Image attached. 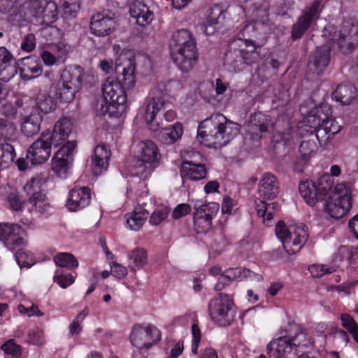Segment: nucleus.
<instances>
[{
    "instance_id": "1",
    "label": "nucleus",
    "mask_w": 358,
    "mask_h": 358,
    "mask_svg": "<svg viewBox=\"0 0 358 358\" xmlns=\"http://www.w3.org/2000/svg\"><path fill=\"white\" fill-rule=\"evenodd\" d=\"M269 2L268 0H245L243 11L250 21L247 24L239 37L230 45V50L226 53L224 65L229 71H242L243 65H250L258 62L260 46L255 42L257 31L255 24H264L269 20Z\"/></svg>"
},
{
    "instance_id": "2",
    "label": "nucleus",
    "mask_w": 358,
    "mask_h": 358,
    "mask_svg": "<svg viewBox=\"0 0 358 358\" xmlns=\"http://www.w3.org/2000/svg\"><path fill=\"white\" fill-rule=\"evenodd\" d=\"M136 62L125 59L122 63L116 62L117 77H108L102 85L103 100L107 104L106 112L110 117H119L127 109V91L136 84Z\"/></svg>"
},
{
    "instance_id": "3",
    "label": "nucleus",
    "mask_w": 358,
    "mask_h": 358,
    "mask_svg": "<svg viewBox=\"0 0 358 358\" xmlns=\"http://www.w3.org/2000/svg\"><path fill=\"white\" fill-rule=\"evenodd\" d=\"M239 132V124L217 113L199 123L196 138L205 146L217 149L227 145Z\"/></svg>"
},
{
    "instance_id": "4",
    "label": "nucleus",
    "mask_w": 358,
    "mask_h": 358,
    "mask_svg": "<svg viewBox=\"0 0 358 358\" xmlns=\"http://www.w3.org/2000/svg\"><path fill=\"white\" fill-rule=\"evenodd\" d=\"M72 129L71 120L66 117L58 120L53 129H45L28 148L27 159L33 165H40L48 161L51 155L52 146L62 145Z\"/></svg>"
},
{
    "instance_id": "5",
    "label": "nucleus",
    "mask_w": 358,
    "mask_h": 358,
    "mask_svg": "<svg viewBox=\"0 0 358 358\" xmlns=\"http://www.w3.org/2000/svg\"><path fill=\"white\" fill-rule=\"evenodd\" d=\"M194 34L186 29H178L172 34L169 48L173 62L182 72H189L196 64L199 51Z\"/></svg>"
},
{
    "instance_id": "6",
    "label": "nucleus",
    "mask_w": 358,
    "mask_h": 358,
    "mask_svg": "<svg viewBox=\"0 0 358 358\" xmlns=\"http://www.w3.org/2000/svg\"><path fill=\"white\" fill-rule=\"evenodd\" d=\"M331 115L330 106L322 104L312 108L303 118L305 124L315 129L320 145H326L342 128Z\"/></svg>"
},
{
    "instance_id": "7",
    "label": "nucleus",
    "mask_w": 358,
    "mask_h": 358,
    "mask_svg": "<svg viewBox=\"0 0 358 358\" xmlns=\"http://www.w3.org/2000/svg\"><path fill=\"white\" fill-rule=\"evenodd\" d=\"M322 36L329 45H336L343 54H349L358 45V23L354 20H345L341 28L327 24L322 31Z\"/></svg>"
},
{
    "instance_id": "8",
    "label": "nucleus",
    "mask_w": 358,
    "mask_h": 358,
    "mask_svg": "<svg viewBox=\"0 0 358 358\" xmlns=\"http://www.w3.org/2000/svg\"><path fill=\"white\" fill-rule=\"evenodd\" d=\"M83 69L79 65L66 66L61 73L56 85L52 87L55 97L60 102L70 103L82 85Z\"/></svg>"
},
{
    "instance_id": "9",
    "label": "nucleus",
    "mask_w": 358,
    "mask_h": 358,
    "mask_svg": "<svg viewBox=\"0 0 358 358\" xmlns=\"http://www.w3.org/2000/svg\"><path fill=\"white\" fill-rule=\"evenodd\" d=\"M24 9V15L35 25L53 24L58 19V7L54 0H28Z\"/></svg>"
},
{
    "instance_id": "10",
    "label": "nucleus",
    "mask_w": 358,
    "mask_h": 358,
    "mask_svg": "<svg viewBox=\"0 0 358 358\" xmlns=\"http://www.w3.org/2000/svg\"><path fill=\"white\" fill-rule=\"evenodd\" d=\"M234 302L229 294L220 293L212 298L208 304L209 315L217 326L227 327L235 320L236 313L233 309Z\"/></svg>"
},
{
    "instance_id": "11",
    "label": "nucleus",
    "mask_w": 358,
    "mask_h": 358,
    "mask_svg": "<svg viewBox=\"0 0 358 358\" xmlns=\"http://www.w3.org/2000/svg\"><path fill=\"white\" fill-rule=\"evenodd\" d=\"M136 162L131 170V175L140 178L147 176V171L157 163L159 157V149L151 141H144L137 145Z\"/></svg>"
},
{
    "instance_id": "12",
    "label": "nucleus",
    "mask_w": 358,
    "mask_h": 358,
    "mask_svg": "<svg viewBox=\"0 0 358 358\" xmlns=\"http://www.w3.org/2000/svg\"><path fill=\"white\" fill-rule=\"evenodd\" d=\"M336 196L326 201L324 210L330 217L338 220L352 208V197L349 183H338L335 187Z\"/></svg>"
},
{
    "instance_id": "13",
    "label": "nucleus",
    "mask_w": 358,
    "mask_h": 358,
    "mask_svg": "<svg viewBox=\"0 0 358 358\" xmlns=\"http://www.w3.org/2000/svg\"><path fill=\"white\" fill-rule=\"evenodd\" d=\"M331 187L330 176L324 175L318 178L317 182L309 180L301 182L299 185V191L306 203L310 206H314L325 199Z\"/></svg>"
},
{
    "instance_id": "14",
    "label": "nucleus",
    "mask_w": 358,
    "mask_h": 358,
    "mask_svg": "<svg viewBox=\"0 0 358 358\" xmlns=\"http://www.w3.org/2000/svg\"><path fill=\"white\" fill-rule=\"evenodd\" d=\"M167 92L166 83H159L149 93L145 119L148 125L153 130H157L159 126V122L157 120V114L166 108L165 96Z\"/></svg>"
},
{
    "instance_id": "15",
    "label": "nucleus",
    "mask_w": 358,
    "mask_h": 358,
    "mask_svg": "<svg viewBox=\"0 0 358 358\" xmlns=\"http://www.w3.org/2000/svg\"><path fill=\"white\" fill-rule=\"evenodd\" d=\"M321 3V0H315L298 17L292 27L291 38L292 41H295L301 38L306 31L316 22L320 15Z\"/></svg>"
},
{
    "instance_id": "16",
    "label": "nucleus",
    "mask_w": 358,
    "mask_h": 358,
    "mask_svg": "<svg viewBox=\"0 0 358 358\" xmlns=\"http://www.w3.org/2000/svg\"><path fill=\"white\" fill-rule=\"evenodd\" d=\"M131 345L140 350L150 349L161 339L160 331L150 324L145 328L141 324H135L130 334Z\"/></svg>"
},
{
    "instance_id": "17",
    "label": "nucleus",
    "mask_w": 358,
    "mask_h": 358,
    "mask_svg": "<svg viewBox=\"0 0 358 358\" xmlns=\"http://www.w3.org/2000/svg\"><path fill=\"white\" fill-rule=\"evenodd\" d=\"M75 141H67L55 153L52 158V170L59 178L65 179L70 173L71 162L73 160V152L76 148Z\"/></svg>"
},
{
    "instance_id": "18",
    "label": "nucleus",
    "mask_w": 358,
    "mask_h": 358,
    "mask_svg": "<svg viewBox=\"0 0 358 358\" xmlns=\"http://www.w3.org/2000/svg\"><path fill=\"white\" fill-rule=\"evenodd\" d=\"M24 229L17 224L1 223V242L8 250L14 252L20 247H26Z\"/></svg>"
},
{
    "instance_id": "19",
    "label": "nucleus",
    "mask_w": 358,
    "mask_h": 358,
    "mask_svg": "<svg viewBox=\"0 0 358 358\" xmlns=\"http://www.w3.org/2000/svg\"><path fill=\"white\" fill-rule=\"evenodd\" d=\"M114 16V13L105 11L93 15L90 24L91 33L99 37L108 36L113 33L117 27Z\"/></svg>"
},
{
    "instance_id": "20",
    "label": "nucleus",
    "mask_w": 358,
    "mask_h": 358,
    "mask_svg": "<svg viewBox=\"0 0 358 358\" xmlns=\"http://www.w3.org/2000/svg\"><path fill=\"white\" fill-rule=\"evenodd\" d=\"M1 138L13 141L16 138L17 108L8 103H1Z\"/></svg>"
},
{
    "instance_id": "21",
    "label": "nucleus",
    "mask_w": 358,
    "mask_h": 358,
    "mask_svg": "<svg viewBox=\"0 0 358 358\" xmlns=\"http://www.w3.org/2000/svg\"><path fill=\"white\" fill-rule=\"evenodd\" d=\"M272 124L271 117L262 112H256L250 115L248 124V133L253 141L259 142Z\"/></svg>"
},
{
    "instance_id": "22",
    "label": "nucleus",
    "mask_w": 358,
    "mask_h": 358,
    "mask_svg": "<svg viewBox=\"0 0 358 358\" xmlns=\"http://www.w3.org/2000/svg\"><path fill=\"white\" fill-rule=\"evenodd\" d=\"M227 11L223 6L214 4L206 11L205 22L201 24V29L206 35L213 34L216 29L217 25L222 24Z\"/></svg>"
},
{
    "instance_id": "23",
    "label": "nucleus",
    "mask_w": 358,
    "mask_h": 358,
    "mask_svg": "<svg viewBox=\"0 0 358 358\" xmlns=\"http://www.w3.org/2000/svg\"><path fill=\"white\" fill-rule=\"evenodd\" d=\"M292 342L287 336V333L282 336L272 340L266 346V353L269 357L273 358H289V355H298Z\"/></svg>"
},
{
    "instance_id": "24",
    "label": "nucleus",
    "mask_w": 358,
    "mask_h": 358,
    "mask_svg": "<svg viewBox=\"0 0 358 358\" xmlns=\"http://www.w3.org/2000/svg\"><path fill=\"white\" fill-rule=\"evenodd\" d=\"M180 173L182 180V185L188 180L199 181L206 178L208 170L205 164L183 160L180 167Z\"/></svg>"
},
{
    "instance_id": "25",
    "label": "nucleus",
    "mask_w": 358,
    "mask_h": 358,
    "mask_svg": "<svg viewBox=\"0 0 358 358\" xmlns=\"http://www.w3.org/2000/svg\"><path fill=\"white\" fill-rule=\"evenodd\" d=\"M285 333H287L297 354L300 351V348L308 349L313 344L311 339L308 338L303 327L295 322H289L285 329Z\"/></svg>"
},
{
    "instance_id": "26",
    "label": "nucleus",
    "mask_w": 358,
    "mask_h": 358,
    "mask_svg": "<svg viewBox=\"0 0 358 358\" xmlns=\"http://www.w3.org/2000/svg\"><path fill=\"white\" fill-rule=\"evenodd\" d=\"M91 200L90 188L87 187H75L69 193L66 207L70 211H78L88 206Z\"/></svg>"
},
{
    "instance_id": "27",
    "label": "nucleus",
    "mask_w": 358,
    "mask_h": 358,
    "mask_svg": "<svg viewBox=\"0 0 358 358\" xmlns=\"http://www.w3.org/2000/svg\"><path fill=\"white\" fill-rule=\"evenodd\" d=\"M306 226L303 227H295L289 237L284 241L283 248L289 255H293L298 252L306 242L308 234Z\"/></svg>"
},
{
    "instance_id": "28",
    "label": "nucleus",
    "mask_w": 358,
    "mask_h": 358,
    "mask_svg": "<svg viewBox=\"0 0 358 358\" xmlns=\"http://www.w3.org/2000/svg\"><path fill=\"white\" fill-rule=\"evenodd\" d=\"M259 194L264 199H273L279 193V183L275 176L265 173L259 184Z\"/></svg>"
},
{
    "instance_id": "29",
    "label": "nucleus",
    "mask_w": 358,
    "mask_h": 358,
    "mask_svg": "<svg viewBox=\"0 0 358 358\" xmlns=\"http://www.w3.org/2000/svg\"><path fill=\"white\" fill-rule=\"evenodd\" d=\"M129 13L136 23L143 27L150 23L153 19V13L143 1L135 0L130 6Z\"/></svg>"
},
{
    "instance_id": "30",
    "label": "nucleus",
    "mask_w": 358,
    "mask_h": 358,
    "mask_svg": "<svg viewBox=\"0 0 358 358\" xmlns=\"http://www.w3.org/2000/svg\"><path fill=\"white\" fill-rule=\"evenodd\" d=\"M129 13L136 23L143 27L150 23L153 19V13L143 1L135 0L130 6Z\"/></svg>"
},
{
    "instance_id": "31",
    "label": "nucleus",
    "mask_w": 358,
    "mask_h": 358,
    "mask_svg": "<svg viewBox=\"0 0 358 358\" xmlns=\"http://www.w3.org/2000/svg\"><path fill=\"white\" fill-rule=\"evenodd\" d=\"M42 121V115L38 113L37 110H31V113L24 116L22 120V133L27 137H31L37 134L41 129Z\"/></svg>"
},
{
    "instance_id": "32",
    "label": "nucleus",
    "mask_w": 358,
    "mask_h": 358,
    "mask_svg": "<svg viewBox=\"0 0 358 358\" xmlns=\"http://www.w3.org/2000/svg\"><path fill=\"white\" fill-rule=\"evenodd\" d=\"M110 157V151L105 145H98L94 150L92 156V173L94 175L100 174L108 166Z\"/></svg>"
},
{
    "instance_id": "33",
    "label": "nucleus",
    "mask_w": 358,
    "mask_h": 358,
    "mask_svg": "<svg viewBox=\"0 0 358 358\" xmlns=\"http://www.w3.org/2000/svg\"><path fill=\"white\" fill-rule=\"evenodd\" d=\"M1 82H8L17 73V64L11 53L1 46Z\"/></svg>"
},
{
    "instance_id": "34",
    "label": "nucleus",
    "mask_w": 358,
    "mask_h": 358,
    "mask_svg": "<svg viewBox=\"0 0 358 358\" xmlns=\"http://www.w3.org/2000/svg\"><path fill=\"white\" fill-rule=\"evenodd\" d=\"M149 213L141 206L134 208L133 211L125 215L126 227L130 230L138 231L145 223Z\"/></svg>"
},
{
    "instance_id": "35",
    "label": "nucleus",
    "mask_w": 358,
    "mask_h": 358,
    "mask_svg": "<svg viewBox=\"0 0 358 358\" xmlns=\"http://www.w3.org/2000/svg\"><path fill=\"white\" fill-rule=\"evenodd\" d=\"M331 48L329 45L317 48L313 56V65L317 75H320L327 67L330 62Z\"/></svg>"
},
{
    "instance_id": "36",
    "label": "nucleus",
    "mask_w": 358,
    "mask_h": 358,
    "mask_svg": "<svg viewBox=\"0 0 358 358\" xmlns=\"http://www.w3.org/2000/svg\"><path fill=\"white\" fill-rule=\"evenodd\" d=\"M226 273H229L231 278L234 281H256L260 282L263 280L261 274L255 273L245 267L229 268L226 269Z\"/></svg>"
},
{
    "instance_id": "37",
    "label": "nucleus",
    "mask_w": 358,
    "mask_h": 358,
    "mask_svg": "<svg viewBox=\"0 0 358 358\" xmlns=\"http://www.w3.org/2000/svg\"><path fill=\"white\" fill-rule=\"evenodd\" d=\"M23 62V66L20 68V71L21 77L24 80H31L42 73V66L35 58H24Z\"/></svg>"
},
{
    "instance_id": "38",
    "label": "nucleus",
    "mask_w": 358,
    "mask_h": 358,
    "mask_svg": "<svg viewBox=\"0 0 358 358\" xmlns=\"http://www.w3.org/2000/svg\"><path fill=\"white\" fill-rule=\"evenodd\" d=\"M48 178L45 173L36 174L26 183L24 190L28 197L41 194L43 187L45 185Z\"/></svg>"
},
{
    "instance_id": "39",
    "label": "nucleus",
    "mask_w": 358,
    "mask_h": 358,
    "mask_svg": "<svg viewBox=\"0 0 358 358\" xmlns=\"http://www.w3.org/2000/svg\"><path fill=\"white\" fill-rule=\"evenodd\" d=\"M355 87L350 83L338 85L332 93L333 99L343 105H348L355 98Z\"/></svg>"
},
{
    "instance_id": "40",
    "label": "nucleus",
    "mask_w": 358,
    "mask_h": 358,
    "mask_svg": "<svg viewBox=\"0 0 358 358\" xmlns=\"http://www.w3.org/2000/svg\"><path fill=\"white\" fill-rule=\"evenodd\" d=\"M57 103L53 97L46 92H39L36 98V106L32 110H37L42 116L52 112L56 108Z\"/></svg>"
},
{
    "instance_id": "41",
    "label": "nucleus",
    "mask_w": 358,
    "mask_h": 358,
    "mask_svg": "<svg viewBox=\"0 0 358 358\" xmlns=\"http://www.w3.org/2000/svg\"><path fill=\"white\" fill-rule=\"evenodd\" d=\"M27 206L29 212L44 214L50 208V203L45 194L29 196Z\"/></svg>"
},
{
    "instance_id": "42",
    "label": "nucleus",
    "mask_w": 358,
    "mask_h": 358,
    "mask_svg": "<svg viewBox=\"0 0 358 358\" xmlns=\"http://www.w3.org/2000/svg\"><path fill=\"white\" fill-rule=\"evenodd\" d=\"M129 259V266L131 270L135 271L136 268L140 269L147 263L148 255L143 248H136L128 254Z\"/></svg>"
},
{
    "instance_id": "43",
    "label": "nucleus",
    "mask_w": 358,
    "mask_h": 358,
    "mask_svg": "<svg viewBox=\"0 0 358 358\" xmlns=\"http://www.w3.org/2000/svg\"><path fill=\"white\" fill-rule=\"evenodd\" d=\"M278 208L276 203H267L264 201L256 202V210L259 217L264 220V222L268 225V222L272 220L275 210Z\"/></svg>"
},
{
    "instance_id": "44",
    "label": "nucleus",
    "mask_w": 358,
    "mask_h": 358,
    "mask_svg": "<svg viewBox=\"0 0 358 358\" xmlns=\"http://www.w3.org/2000/svg\"><path fill=\"white\" fill-rule=\"evenodd\" d=\"M14 256L20 268H30L35 263L33 254L27 250L25 247H20L15 250Z\"/></svg>"
},
{
    "instance_id": "45",
    "label": "nucleus",
    "mask_w": 358,
    "mask_h": 358,
    "mask_svg": "<svg viewBox=\"0 0 358 358\" xmlns=\"http://www.w3.org/2000/svg\"><path fill=\"white\" fill-rule=\"evenodd\" d=\"M55 264L64 268L73 269L78 266V262L71 253L59 252L54 257Z\"/></svg>"
},
{
    "instance_id": "46",
    "label": "nucleus",
    "mask_w": 358,
    "mask_h": 358,
    "mask_svg": "<svg viewBox=\"0 0 358 358\" xmlns=\"http://www.w3.org/2000/svg\"><path fill=\"white\" fill-rule=\"evenodd\" d=\"M182 134L183 129L182 124L180 123L176 122L171 128L164 129L162 134V136L165 143L173 144L177 140L180 138Z\"/></svg>"
},
{
    "instance_id": "47",
    "label": "nucleus",
    "mask_w": 358,
    "mask_h": 358,
    "mask_svg": "<svg viewBox=\"0 0 358 358\" xmlns=\"http://www.w3.org/2000/svg\"><path fill=\"white\" fill-rule=\"evenodd\" d=\"M80 0H66L62 5V16L64 20L75 18L80 9Z\"/></svg>"
},
{
    "instance_id": "48",
    "label": "nucleus",
    "mask_w": 358,
    "mask_h": 358,
    "mask_svg": "<svg viewBox=\"0 0 358 358\" xmlns=\"http://www.w3.org/2000/svg\"><path fill=\"white\" fill-rule=\"evenodd\" d=\"M16 157L14 145L8 143H1V169L13 164Z\"/></svg>"
},
{
    "instance_id": "49",
    "label": "nucleus",
    "mask_w": 358,
    "mask_h": 358,
    "mask_svg": "<svg viewBox=\"0 0 358 358\" xmlns=\"http://www.w3.org/2000/svg\"><path fill=\"white\" fill-rule=\"evenodd\" d=\"M220 208V205L217 202H210L207 204H203L196 210L194 213L207 217L211 220L217 215Z\"/></svg>"
},
{
    "instance_id": "50",
    "label": "nucleus",
    "mask_w": 358,
    "mask_h": 358,
    "mask_svg": "<svg viewBox=\"0 0 358 358\" xmlns=\"http://www.w3.org/2000/svg\"><path fill=\"white\" fill-rule=\"evenodd\" d=\"M51 50L57 57L59 63L64 64L71 51V45L66 42L60 41L54 43L51 47Z\"/></svg>"
},
{
    "instance_id": "51",
    "label": "nucleus",
    "mask_w": 358,
    "mask_h": 358,
    "mask_svg": "<svg viewBox=\"0 0 358 358\" xmlns=\"http://www.w3.org/2000/svg\"><path fill=\"white\" fill-rule=\"evenodd\" d=\"M317 150V146L314 140L303 141L299 148L300 156L310 160L315 156Z\"/></svg>"
},
{
    "instance_id": "52",
    "label": "nucleus",
    "mask_w": 358,
    "mask_h": 358,
    "mask_svg": "<svg viewBox=\"0 0 358 358\" xmlns=\"http://www.w3.org/2000/svg\"><path fill=\"white\" fill-rule=\"evenodd\" d=\"M193 219L194 229L197 234L206 233L211 229V220L195 213H194Z\"/></svg>"
},
{
    "instance_id": "53",
    "label": "nucleus",
    "mask_w": 358,
    "mask_h": 358,
    "mask_svg": "<svg viewBox=\"0 0 358 358\" xmlns=\"http://www.w3.org/2000/svg\"><path fill=\"white\" fill-rule=\"evenodd\" d=\"M41 29L42 35L46 38L47 41H53L60 39L63 35L62 30L59 29L57 26L50 24L43 25Z\"/></svg>"
},
{
    "instance_id": "54",
    "label": "nucleus",
    "mask_w": 358,
    "mask_h": 358,
    "mask_svg": "<svg viewBox=\"0 0 358 358\" xmlns=\"http://www.w3.org/2000/svg\"><path fill=\"white\" fill-rule=\"evenodd\" d=\"M1 350L13 358H20L22 353V348L14 339H10L1 345Z\"/></svg>"
},
{
    "instance_id": "55",
    "label": "nucleus",
    "mask_w": 358,
    "mask_h": 358,
    "mask_svg": "<svg viewBox=\"0 0 358 358\" xmlns=\"http://www.w3.org/2000/svg\"><path fill=\"white\" fill-rule=\"evenodd\" d=\"M169 213V209L166 207L157 208L150 217V224L155 226L159 225L168 217Z\"/></svg>"
},
{
    "instance_id": "56",
    "label": "nucleus",
    "mask_w": 358,
    "mask_h": 358,
    "mask_svg": "<svg viewBox=\"0 0 358 358\" xmlns=\"http://www.w3.org/2000/svg\"><path fill=\"white\" fill-rule=\"evenodd\" d=\"M54 281L62 288L65 289L73 283L74 279L71 273H64L57 269L54 275Z\"/></svg>"
},
{
    "instance_id": "57",
    "label": "nucleus",
    "mask_w": 358,
    "mask_h": 358,
    "mask_svg": "<svg viewBox=\"0 0 358 358\" xmlns=\"http://www.w3.org/2000/svg\"><path fill=\"white\" fill-rule=\"evenodd\" d=\"M27 342L31 345H42L44 343L43 331L38 327L30 329L27 334Z\"/></svg>"
},
{
    "instance_id": "58",
    "label": "nucleus",
    "mask_w": 358,
    "mask_h": 358,
    "mask_svg": "<svg viewBox=\"0 0 358 358\" xmlns=\"http://www.w3.org/2000/svg\"><path fill=\"white\" fill-rule=\"evenodd\" d=\"M308 270L314 278H321L325 274L332 273L334 271L332 267L326 265H312L309 266Z\"/></svg>"
},
{
    "instance_id": "59",
    "label": "nucleus",
    "mask_w": 358,
    "mask_h": 358,
    "mask_svg": "<svg viewBox=\"0 0 358 358\" xmlns=\"http://www.w3.org/2000/svg\"><path fill=\"white\" fill-rule=\"evenodd\" d=\"M234 280L231 278L229 273H226V270L222 273L218 277L217 281L215 285V289L217 292H220L225 287L229 286Z\"/></svg>"
},
{
    "instance_id": "60",
    "label": "nucleus",
    "mask_w": 358,
    "mask_h": 358,
    "mask_svg": "<svg viewBox=\"0 0 358 358\" xmlns=\"http://www.w3.org/2000/svg\"><path fill=\"white\" fill-rule=\"evenodd\" d=\"M342 327L349 333L356 328L358 324L355 320L348 313H343L340 317Z\"/></svg>"
},
{
    "instance_id": "61",
    "label": "nucleus",
    "mask_w": 358,
    "mask_h": 358,
    "mask_svg": "<svg viewBox=\"0 0 358 358\" xmlns=\"http://www.w3.org/2000/svg\"><path fill=\"white\" fill-rule=\"evenodd\" d=\"M17 309L19 312L22 315H26L29 317L33 316V315H37V316H43V313L41 312L39 309L38 306L35 304H31L29 307H26L23 304H20L17 307Z\"/></svg>"
},
{
    "instance_id": "62",
    "label": "nucleus",
    "mask_w": 358,
    "mask_h": 358,
    "mask_svg": "<svg viewBox=\"0 0 358 358\" xmlns=\"http://www.w3.org/2000/svg\"><path fill=\"white\" fill-rule=\"evenodd\" d=\"M191 212V207L187 203H180L176 206L172 212V217L178 220Z\"/></svg>"
},
{
    "instance_id": "63",
    "label": "nucleus",
    "mask_w": 358,
    "mask_h": 358,
    "mask_svg": "<svg viewBox=\"0 0 358 358\" xmlns=\"http://www.w3.org/2000/svg\"><path fill=\"white\" fill-rule=\"evenodd\" d=\"M292 231L287 228L285 222L282 220L278 222L275 226V234L278 238L282 241L284 246V241L289 237V234Z\"/></svg>"
},
{
    "instance_id": "64",
    "label": "nucleus",
    "mask_w": 358,
    "mask_h": 358,
    "mask_svg": "<svg viewBox=\"0 0 358 358\" xmlns=\"http://www.w3.org/2000/svg\"><path fill=\"white\" fill-rule=\"evenodd\" d=\"M36 47V38L34 34H28L22 40L21 48L27 52H31Z\"/></svg>"
}]
</instances>
